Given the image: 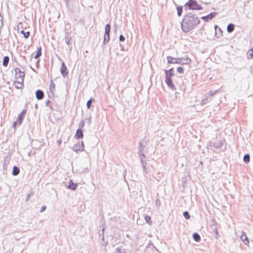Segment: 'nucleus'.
<instances>
[{
  "instance_id": "8fccbe9b",
  "label": "nucleus",
  "mask_w": 253,
  "mask_h": 253,
  "mask_svg": "<svg viewBox=\"0 0 253 253\" xmlns=\"http://www.w3.org/2000/svg\"><path fill=\"white\" fill-rule=\"evenodd\" d=\"M32 193H30V194H29L28 195H27V199H26V201H27L29 198L30 197V196L32 195Z\"/></svg>"
},
{
  "instance_id": "0eeeda50",
  "label": "nucleus",
  "mask_w": 253,
  "mask_h": 253,
  "mask_svg": "<svg viewBox=\"0 0 253 253\" xmlns=\"http://www.w3.org/2000/svg\"><path fill=\"white\" fill-rule=\"evenodd\" d=\"M84 148V142L82 141L81 143H79L78 144H76L74 145V146L73 147V151L78 152L79 151H83Z\"/></svg>"
},
{
  "instance_id": "6ab92c4d",
  "label": "nucleus",
  "mask_w": 253,
  "mask_h": 253,
  "mask_svg": "<svg viewBox=\"0 0 253 253\" xmlns=\"http://www.w3.org/2000/svg\"><path fill=\"white\" fill-rule=\"evenodd\" d=\"M19 171H20V169L18 167L14 166L13 167L12 172V174L13 175H14V176L17 175L19 173Z\"/></svg>"
},
{
  "instance_id": "bb28decb",
  "label": "nucleus",
  "mask_w": 253,
  "mask_h": 253,
  "mask_svg": "<svg viewBox=\"0 0 253 253\" xmlns=\"http://www.w3.org/2000/svg\"><path fill=\"white\" fill-rule=\"evenodd\" d=\"M211 99V97H210L209 96H206L205 98L203 99L201 104L202 105H204L207 104Z\"/></svg>"
},
{
  "instance_id": "a19ab883",
  "label": "nucleus",
  "mask_w": 253,
  "mask_h": 253,
  "mask_svg": "<svg viewBox=\"0 0 253 253\" xmlns=\"http://www.w3.org/2000/svg\"><path fill=\"white\" fill-rule=\"evenodd\" d=\"M89 171V169L88 168H86L85 169H84L83 171H82V172L84 173H87V172H88Z\"/></svg>"
},
{
  "instance_id": "f257e3e1",
  "label": "nucleus",
  "mask_w": 253,
  "mask_h": 253,
  "mask_svg": "<svg viewBox=\"0 0 253 253\" xmlns=\"http://www.w3.org/2000/svg\"><path fill=\"white\" fill-rule=\"evenodd\" d=\"M200 23V20L195 15L189 13L184 15L181 24L182 30L184 33L194 29Z\"/></svg>"
},
{
  "instance_id": "dca6fc26",
  "label": "nucleus",
  "mask_w": 253,
  "mask_h": 253,
  "mask_svg": "<svg viewBox=\"0 0 253 253\" xmlns=\"http://www.w3.org/2000/svg\"><path fill=\"white\" fill-rule=\"evenodd\" d=\"M78 186V184L74 183L72 180H70L68 188L72 190H75Z\"/></svg>"
},
{
  "instance_id": "09e8293b",
  "label": "nucleus",
  "mask_w": 253,
  "mask_h": 253,
  "mask_svg": "<svg viewBox=\"0 0 253 253\" xmlns=\"http://www.w3.org/2000/svg\"><path fill=\"white\" fill-rule=\"evenodd\" d=\"M217 92V91H215L214 92H212V91H211L210 92V93H211V96H212L213 95H214L215 94V93Z\"/></svg>"
},
{
  "instance_id": "a878e982",
  "label": "nucleus",
  "mask_w": 253,
  "mask_h": 253,
  "mask_svg": "<svg viewBox=\"0 0 253 253\" xmlns=\"http://www.w3.org/2000/svg\"><path fill=\"white\" fill-rule=\"evenodd\" d=\"M42 55V47L40 46L39 48H38L37 53L34 57L35 59L38 58L39 57H40Z\"/></svg>"
},
{
  "instance_id": "4d7b16f0",
  "label": "nucleus",
  "mask_w": 253,
  "mask_h": 253,
  "mask_svg": "<svg viewBox=\"0 0 253 253\" xmlns=\"http://www.w3.org/2000/svg\"><path fill=\"white\" fill-rule=\"evenodd\" d=\"M37 107H38V105H37V104H35V108H37Z\"/></svg>"
},
{
  "instance_id": "cd10ccee",
  "label": "nucleus",
  "mask_w": 253,
  "mask_h": 253,
  "mask_svg": "<svg viewBox=\"0 0 253 253\" xmlns=\"http://www.w3.org/2000/svg\"><path fill=\"white\" fill-rule=\"evenodd\" d=\"M243 161L246 164L249 163L250 161V156L249 154H246L244 155Z\"/></svg>"
},
{
  "instance_id": "6e6d98bb",
  "label": "nucleus",
  "mask_w": 253,
  "mask_h": 253,
  "mask_svg": "<svg viewBox=\"0 0 253 253\" xmlns=\"http://www.w3.org/2000/svg\"><path fill=\"white\" fill-rule=\"evenodd\" d=\"M218 236H219L218 234H215V238H216V239H217V238H218Z\"/></svg>"
},
{
  "instance_id": "2f4dec72",
  "label": "nucleus",
  "mask_w": 253,
  "mask_h": 253,
  "mask_svg": "<svg viewBox=\"0 0 253 253\" xmlns=\"http://www.w3.org/2000/svg\"><path fill=\"white\" fill-rule=\"evenodd\" d=\"M21 33L23 35L24 37L26 39H28L30 36V32H25L24 30L21 31Z\"/></svg>"
},
{
  "instance_id": "c756f323",
  "label": "nucleus",
  "mask_w": 253,
  "mask_h": 253,
  "mask_svg": "<svg viewBox=\"0 0 253 253\" xmlns=\"http://www.w3.org/2000/svg\"><path fill=\"white\" fill-rule=\"evenodd\" d=\"M211 229L215 234H218L217 227L214 222H213V224L211 226Z\"/></svg>"
},
{
  "instance_id": "3c124183",
  "label": "nucleus",
  "mask_w": 253,
  "mask_h": 253,
  "mask_svg": "<svg viewBox=\"0 0 253 253\" xmlns=\"http://www.w3.org/2000/svg\"><path fill=\"white\" fill-rule=\"evenodd\" d=\"M218 32H219V34L220 35L218 36V37H219L221 35V33H222V31L220 28H218Z\"/></svg>"
},
{
  "instance_id": "7c9ffc66",
  "label": "nucleus",
  "mask_w": 253,
  "mask_h": 253,
  "mask_svg": "<svg viewBox=\"0 0 253 253\" xmlns=\"http://www.w3.org/2000/svg\"><path fill=\"white\" fill-rule=\"evenodd\" d=\"M93 101V99L92 97H91L87 101V102L86 103V107H87V109H90V108Z\"/></svg>"
},
{
  "instance_id": "4c0bfd02",
  "label": "nucleus",
  "mask_w": 253,
  "mask_h": 253,
  "mask_svg": "<svg viewBox=\"0 0 253 253\" xmlns=\"http://www.w3.org/2000/svg\"><path fill=\"white\" fill-rule=\"evenodd\" d=\"M119 40L120 42H124L125 40V37L123 35H121L119 37Z\"/></svg>"
},
{
  "instance_id": "473e14b6",
  "label": "nucleus",
  "mask_w": 253,
  "mask_h": 253,
  "mask_svg": "<svg viewBox=\"0 0 253 253\" xmlns=\"http://www.w3.org/2000/svg\"><path fill=\"white\" fill-rule=\"evenodd\" d=\"M183 215L186 219H188L190 217V214L187 211H184L183 213Z\"/></svg>"
},
{
  "instance_id": "ea45409f",
  "label": "nucleus",
  "mask_w": 253,
  "mask_h": 253,
  "mask_svg": "<svg viewBox=\"0 0 253 253\" xmlns=\"http://www.w3.org/2000/svg\"><path fill=\"white\" fill-rule=\"evenodd\" d=\"M222 145V143L221 142H219V143L214 144V146L216 148H220Z\"/></svg>"
},
{
  "instance_id": "79ce46f5",
  "label": "nucleus",
  "mask_w": 253,
  "mask_h": 253,
  "mask_svg": "<svg viewBox=\"0 0 253 253\" xmlns=\"http://www.w3.org/2000/svg\"><path fill=\"white\" fill-rule=\"evenodd\" d=\"M46 206L43 205L42 206L41 208V210H40V212H43V211H44L45 210H46Z\"/></svg>"
},
{
  "instance_id": "f03ea898",
  "label": "nucleus",
  "mask_w": 253,
  "mask_h": 253,
  "mask_svg": "<svg viewBox=\"0 0 253 253\" xmlns=\"http://www.w3.org/2000/svg\"><path fill=\"white\" fill-rule=\"evenodd\" d=\"M168 62L169 64H179L181 65L188 64L191 61V59L188 57L186 58H175L171 56L167 57Z\"/></svg>"
},
{
  "instance_id": "5fc2aeb1",
  "label": "nucleus",
  "mask_w": 253,
  "mask_h": 253,
  "mask_svg": "<svg viewBox=\"0 0 253 253\" xmlns=\"http://www.w3.org/2000/svg\"><path fill=\"white\" fill-rule=\"evenodd\" d=\"M159 200H156V204L157 205L158 204H159V205H160V203H159Z\"/></svg>"
},
{
  "instance_id": "412c9836",
  "label": "nucleus",
  "mask_w": 253,
  "mask_h": 253,
  "mask_svg": "<svg viewBox=\"0 0 253 253\" xmlns=\"http://www.w3.org/2000/svg\"><path fill=\"white\" fill-rule=\"evenodd\" d=\"M72 38L70 36H67L65 38V42L68 44L69 48H70V50L71 49L72 46L70 47V45L72 44L71 43Z\"/></svg>"
},
{
  "instance_id": "7ed1b4c3",
  "label": "nucleus",
  "mask_w": 253,
  "mask_h": 253,
  "mask_svg": "<svg viewBox=\"0 0 253 253\" xmlns=\"http://www.w3.org/2000/svg\"><path fill=\"white\" fill-rule=\"evenodd\" d=\"M203 7L199 4L195 0H189L184 5V9L187 10H202Z\"/></svg>"
},
{
  "instance_id": "a18cd8bd",
  "label": "nucleus",
  "mask_w": 253,
  "mask_h": 253,
  "mask_svg": "<svg viewBox=\"0 0 253 253\" xmlns=\"http://www.w3.org/2000/svg\"><path fill=\"white\" fill-rule=\"evenodd\" d=\"M104 37H105V39H107V40H108L109 41L110 40V34H107V35H105V34H104Z\"/></svg>"
},
{
  "instance_id": "37998d69",
  "label": "nucleus",
  "mask_w": 253,
  "mask_h": 253,
  "mask_svg": "<svg viewBox=\"0 0 253 253\" xmlns=\"http://www.w3.org/2000/svg\"><path fill=\"white\" fill-rule=\"evenodd\" d=\"M109 41L108 40H107V39H105V37H104L103 44H106L108 42H109Z\"/></svg>"
},
{
  "instance_id": "c03bdc74",
  "label": "nucleus",
  "mask_w": 253,
  "mask_h": 253,
  "mask_svg": "<svg viewBox=\"0 0 253 253\" xmlns=\"http://www.w3.org/2000/svg\"><path fill=\"white\" fill-rule=\"evenodd\" d=\"M50 102V101H49V100H47L46 102H45V105L46 106H49L48 104ZM49 107L51 109H52V107L51 106H49Z\"/></svg>"
},
{
  "instance_id": "72a5a7b5",
  "label": "nucleus",
  "mask_w": 253,
  "mask_h": 253,
  "mask_svg": "<svg viewBox=\"0 0 253 253\" xmlns=\"http://www.w3.org/2000/svg\"><path fill=\"white\" fill-rule=\"evenodd\" d=\"M115 253H126L124 249L122 248L118 247L116 249V252Z\"/></svg>"
},
{
  "instance_id": "aec40b11",
  "label": "nucleus",
  "mask_w": 253,
  "mask_h": 253,
  "mask_svg": "<svg viewBox=\"0 0 253 253\" xmlns=\"http://www.w3.org/2000/svg\"><path fill=\"white\" fill-rule=\"evenodd\" d=\"M235 29V25L232 23H230L227 27V31L228 33H232Z\"/></svg>"
},
{
  "instance_id": "4be33fe9",
  "label": "nucleus",
  "mask_w": 253,
  "mask_h": 253,
  "mask_svg": "<svg viewBox=\"0 0 253 253\" xmlns=\"http://www.w3.org/2000/svg\"><path fill=\"white\" fill-rule=\"evenodd\" d=\"M9 61V58L8 56H5L3 58L2 65L4 67H6L8 65Z\"/></svg>"
},
{
  "instance_id": "6e6552de",
  "label": "nucleus",
  "mask_w": 253,
  "mask_h": 253,
  "mask_svg": "<svg viewBox=\"0 0 253 253\" xmlns=\"http://www.w3.org/2000/svg\"><path fill=\"white\" fill-rule=\"evenodd\" d=\"M216 15V12H211V13L206 16L202 17L201 19L206 22H208L211 20L212 18H213Z\"/></svg>"
},
{
  "instance_id": "c85d7f7f",
  "label": "nucleus",
  "mask_w": 253,
  "mask_h": 253,
  "mask_svg": "<svg viewBox=\"0 0 253 253\" xmlns=\"http://www.w3.org/2000/svg\"><path fill=\"white\" fill-rule=\"evenodd\" d=\"M177 15L178 16H180L182 14V11H183V8L181 6H177Z\"/></svg>"
},
{
  "instance_id": "de8ad7c7",
  "label": "nucleus",
  "mask_w": 253,
  "mask_h": 253,
  "mask_svg": "<svg viewBox=\"0 0 253 253\" xmlns=\"http://www.w3.org/2000/svg\"><path fill=\"white\" fill-rule=\"evenodd\" d=\"M214 28L215 29V35H217V33L216 29H217V28H218L217 25H215L214 26Z\"/></svg>"
},
{
  "instance_id": "e433bc0d",
  "label": "nucleus",
  "mask_w": 253,
  "mask_h": 253,
  "mask_svg": "<svg viewBox=\"0 0 253 253\" xmlns=\"http://www.w3.org/2000/svg\"><path fill=\"white\" fill-rule=\"evenodd\" d=\"M144 218H145V220H146V221L147 223H149V224H150L149 221H150V220H151V217H150V216H149V215H146V216H145Z\"/></svg>"
},
{
  "instance_id": "393cba45",
  "label": "nucleus",
  "mask_w": 253,
  "mask_h": 253,
  "mask_svg": "<svg viewBox=\"0 0 253 253\" xmlns=\"http://www.w3.org/2000/svg\"><path fill=\"white\" fill-rule=\"evenodd\" d=\"M105 35L110 34L111 31V25L110 24H107L105 27Z\"/></svg>"
},
{
  "instance_id": "864d4df0",
  "label": "nucleus",
  "mask_w": 253,
  "mask_h": 253,
  "mask_svg": "<svg viewBox=\"0 0 253 253\" xmlns=\"http://www.w3.org/2000/svg\"><path fill=\"white\" fill-rule=\"evenodd\" d=\"M159 200H156V204L157 205L158 204H159V205H160V203H159Z\"/></svg>"
},
{
  "instance_id": "9b49d317",
  "label": "nucleus",
  "mask_w": 253,
  "mask_h": 253,
  "mask_svg": "<svg viewBox=\"0 0 253 253\" xmlns=\"http://www.w3.org/2000/svg\"><path fill=\"white\" fill-rule=\"evenodd\" d=\"M61 74L64 77H65L68 74V71L67 67L64 62H62L61 67L60 69Z\"/></svg>"
},
{
  "instance_id": "20e7f679",
  "label": "nucleus",
  "mask_w": 253,
  "mask_h": 253,
  "mask_svg": "<svg viewBox=\"0 0 253 253\" xmlns=\"http://www.w3.org/2000/svg\"><path fill=\"white\" fill-rule=\"evenodd\" d=\"M165 73L166 75L165 82L167 85L173 90L175 89V85L171 79L172 77L174 76V74H169L167 72H165Z\"/></svg>"
},
{
  "instance_id": "603ef678",
  "label": "nucleus",
  "mask_w": 253,
  "mask_h": 253,
  "mask_svg": "<svg viewBox=\"0 0 253 253\" xmlns=\"http://www.w3.org/2000/svg\"><path fill=\"white\" fill-rule=\"evenodd\" d=\"M57 143L59 145H60L62 143V140L61 139L58 140Z\"/></svg>"
},
{
  "instance_id": "49530a36",
  "label": "nucleus",
  "mask_w": 253,
  "mask_h": 253,
  "mask_svg": "<svg viewBox=\"0 0 253 253\" xmlns=\"http://www.w3.org/2000/svg\"><path fill=\"white\" fill-rule=\"evenodd\" d=\"M250 52V55L252 57H253V49H252L250 50V51H249Z\"/></svg>"
},
{
  "instance_id": "39448f33",
  "label": "nucleus",
  "mask_w": 253,
  "mask_h": 253,
  "mask_svg": "<svg viewBox=\"0 0 253 253\" xmlns=\"http://www.w3.org/2000/svg\"><path fill=\"white\" fill-rule=\"evenodd\" d=\"M26 112H27V109H24L21 112V113L18 115L17 119V121L14 122L13 123V127L14 128H16L17 125H18V126L21 125Z\"/></svg>"
},
{
  "instance_id": "b1692460",
  "label": "nucleus",
  "mask_w": 253,
  "mask_h": 253,
  "mask_svg": "<svg viewBox=\"0 0 253 253\" xmlns=\"http://www.w3.org/2000/svg\"><path fill=\"white\" fill-rule=\"evenodd\" d=\"M193 238L196 242H199L201 241V237L197 233H193Z\"/></svg>"
},
{
  "instance_id": "2eb2a0df",
  "label": "nucleus",
  "mask_w": 253,
  "mask_h": 253,
  "mask_svg": "<svg viewBox=\"0 0 253 253\" xmlns=\"http://www.w3.org/2000/svg\"><path fill=\"white\" fill-rule=\"evenodd\" d=\"M75 137L76 138L79 139L83 138L84 137V134H83V131L81 128H78L77 131L75 134Z\"/></svg>"
},
{
  "instance_id": "a211bd4d",
  "label": "nucleus",
  "mask_w": 253,
  "mask_h": 253,
  "mask_svg": "<svg viewBox=\"0 0 253 253\" xmlns=\"http://www.w3.org/2000/svg\"><path fill=\"white\" fill-rule=\"evenodd\" d=\"M105 229V225H103V228H102L101 231L100 230L99 231V233H98L99 234V238L100 239L102 240V241H103L104 239V233Z\"/></svg>"
},
{
  "instance_id": "ddd939ff",
  "label": "nucleus",
  "mask_w": 253,
  "mask_h": 253,
  "mask_svg": "<svg viewBox=\"0 0 253 253\" xmlns=\"http://www.w3.org/2000/svg\"><path fill=\"white\" fill-rule=\"evenodd\" d=\"M36 97L38 100H41L44 97V92L41 89H38L35 93Z\"/></svg>"
},
{
  "instance_id": "423d86ee",
  "label": "nucleus",
  "mask_w": 253,
  "mask_h": 253,
  "mask_svg": "<svg viewBox=\"0 0 253 253\" xmlns=\"http://www.w3.org/2000/svg\"><path fill=\"white\" fill-rule=\"evenodd\" d=\"M144 144V140L142 139L141 141H140L138 143V156L139 158H145V156L143 153V147H145V145Z\"/></svg>"
},
{
  "instance_id": "c9c22d12",
  "label": "nucleus",
  "mask_w": 253,
  "mask_h": 253,
  "mask_svg": "<svg viewBox=\"0 0 253 253\" xmlns=\"http://www.w3.org/2000/svg\"><path fill=\"white\" fill-rule=\"evenodd\" d=\"M164 71L165 72H167L169 74H174L173 68H171L169 70H164Z\"/></svg>"
},
{
  "instance_id": "f3484780",
  "label": "nucleus",
  "mask_w": 253,
  "mask_h": 253,
  "mask_svg": "<svg viewBox=\"0 0 253 253\" xmlns=\"http://www.w3.org/2000/svg\"><path fill=\"white\" fill-rule=\"evenodd\" d=\"M241 239L246 245H248L249 243V240L245 233H243L241 236Z\"/></svg>"
},
{
  "instance_id": "5701e85b",
  "label": "nucleus",
  "mask_w": 253,
  "mask_h": 253,
  "mask_svg": "<svg viewBox=\"0 0 253 253\" xmlns=\"http://www.w3.org/2000/svg\"><path fill=\"white\" fill-rule=\"evenodd\" d=\"M55 84L53 83V81L51 80L50 82V84L49 85V90L52 93H53V91L55 90Z\"/></svg>"
},
{
  "instance_id": "4468645a",
  "label": "nucleus",
  "mask_w": 253,
  "mask_h": 253,
  "mask_svg": "<svg viewBox=\"0 0 253 253\" xmlns=\"http://www.w3.org/2000/svg\"><path fill=\"white\" fill-rule=\"evenodd\" d=\"M157 250L156 248H155L154 245L153 244L151 241H149L148 245L146 247V248L145 249V251L146 252H149L150 250H152L153 253L154 252L155 250Z\"/></svg>"
},
{
  "instance_id": "1a4fd4ad",
  "label": "nucleus",
  "mask_w": 253,
  "mask_h": 253,
  "mask_svg": "<svg viewBox=\"0 0 253 253\" xmlns=\"http://www.w3.org/2000/svg\"><path fill=\"white\" fill-rule=\"evenodd\" d=\"M18 81L14 82L15 87L17 89L22 88L23 86L24 78H18Z\"/></svg>"
},
{
  "instance_id": "58836bf2",
  "label": "nucleus",
  "mask_w": 253,
  "mask_h": 253,
  "mask_svg": "<svg viewBox=\"0 0 253 253\" xmlns=\"http://www.w3.org/2000/svg\"><path fill=\"white\" fill-rule=\"evenodd\" d=\"M79 126V127H80L79 128L81 129L82 127H83L84 126V121H81L80 122Z\"/></svg>"
},
{
  "instance_id": "f8f14e48",
  "label": "nucleus",
  "mask_w": 253,
  "mask_h": 253,
  "mask_svg": "<svg viewBox=\"0 0 253 253\" xmlns=\"http://www.w3.org/2000/svg\"><path fill=\"white\" fill-rule=\"evenodd\" d=\"M144 158V157L139 158L140 161L141 163L142 167V169H143V171L144 175V176H145V174H146L148 173V172L147 171V168L146 167L147 163H146V161H144L143 160Z\"/></svg>"
},
{
  "instance_id": "f704fd0d",
  "label": "nucleus",
  "mask_w": 253,
  "mask_h": 253,
  "mask_svg": "<svg viewBox=\"0 0 253 253\" xmlns=\"http://www.w3.org/2000/svg\"><path fill=\"white\" fill-rule=\"evenodd\" d=\"M177 71L180 74H183L184 73L183 68L181 66H179L177 68Z\"/></svg>"
},
{
  "instance_id": "9d476101",
  "label": "nucleus",
  "mask_w": 253,
  "mask_h": 253,
  "mask_svg": "<svg viewBox=\"0 0 253 253\" xmlns=\"http://www.w3.org/2000/svg\"><path fill=\"white\" fill-rule=\"evenodd\" d=\"M14 70L15 78L18 79L21 78H24L25 73L24 72L21 71L20 69L18 68H15Z\"/></svg>"
}]
</instances>
